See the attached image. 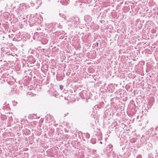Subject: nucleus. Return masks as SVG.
I'll return each instance as SVG.
<instances>
[{
  "instance_id": "obj_1",
  "label": "nucleus",
  "mask_w": 158,
  "mask_h": 158,
  "mask_svg": "<svg viewBox=\"0 0 158 158\" xmlns=\"http://www.w3.org/2000/svg\"><path fill=\"white\" fill-rule=\"evenodd\" d=\"M84 19L87 22H89L92 20V18L89 15H85V16Z\"/></svg>"
},
{
  "instance_id": "obj_2",
  "label": "nucleus",
  "mask_w": 158,
  "mask_h": 158,
  "mask_svg": "<svg viewBox=\"0 0 158 158\" xmlns=\"http://www.w3.org/2000/svg\"><path fill=\"white\" fill-rule=\"evenodd\" d=\"M84 135L85 136V137L86 138H89L90 137V135L88 133H86L85 134H84Z\"/></svg>"
},
{
  "instance_id": "obj_3",
  "label": "nucleus",
  "mask_w": 158,
  "mask_h": 158,
  "mask_svg": "<svg viewBox=\"0 0 158 158\" xmlns=\"http://www.w3.org/2000/svg\"><path fill=\"white\" fill-rule=\"evenodd\" d=\"M59 15L61 17L63 18L64 19H65L66 16L64 15H62L61 14H59Z\"/></svg>"
},
{
  "instance_id": "obj_4",
  "label": "nucleus",
  "mask_w": 158,
  "mask_h": 158,
  "mask_svg": "<svg viewBox=\"0 0 158 158\" xmlns=\"http://www.w3.org/2000/svg\"><path fill=\"white\" fill-rule=\"evenodd\" d=\"M60 89L62 90L63 88V86L62 85H60Z\"/></svg>"
},
{
  "instance_id": "obj_5",
  "label": "nucleus",
  "mask_w": 158,
  "mask_h": 158,
  "mask_svg": "<svg viewBox=\"0 0 158 158\" xmlns=\"http://www.w3.org/2000/svg\"><path fill=\"white\" fill-rule=\"evenodd\" d=\"M110 147H112V145H109L108 147H107V150L108 148H109V149H110Z\"/></svg>"
},
{
  "instance_id": "obj_6",
  "label": "nucleus",
  "mask_w": 158,
  "mask_h": 158,
  "mask_svg": "<svg viewBox=\"0 0 158 158\" xmlns=\"http://www.w3.org/2000/svg\"><path fill=\"white\" fill-rule=\"evenodd\" d=\"M98 43H97V44H96V46H98Z\"/></svg>"
},
{
  "instance_id": "obj_7",
  "label": "nucleus",
  "mask_w": 158,
  "mask_h": 158,
  "mask_svg": "<svg viewBox=\"0 0 158 158\" xmlns=\"http://www.w3.org/2000/svg\"><path fill=\"white\" fill-rule=\"evenodd\" d=\"M100 143H101V144H102V142H100Z\"/></svg>"
},
{
  "instance_id": "obj_8",
  "label": "nucleus",
  "mask_w": 158,
  "mask_h": 158,
  "mask_svg": "<svg viewBox=\"0 0 158 158\" xmlns=\"http://www.w3.org/2000/svg\"><path fill=\"white\" fill-rule=\"evenodd\" d=\"M66 115V114H64V117H65Z\"/></svg>"
},
{
  "instance_id": "obj_9",
  "label": "nucleus",
  "mask_w": 158,
  "mask_h": 158,
  "mask_svg": "<svg viewBox=\"0 0 158 158\" xmlns=\"http://www.w3.org/2000/svg\"><path fill=\"white\" fill-rule=\"evenodd\" d=\"M48 116H50V114H49V115H48Z\"/></svg>"
},
{
  "instance_id": "obj_10",
  "label": "nucleus",
  "mask_w": 158,
  "mask_h": 158,
  "mask_svg": "<svg viewBox=\"0 0 158 158\" xmlns=\"http://www.w3.org/2000/svg\"><path fill=\"white\" fill-rule=\"evenodd\" d=\"M64 99H66V98H65H65H64Z\"/></svg>"
}]
</instances>
